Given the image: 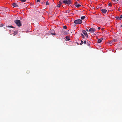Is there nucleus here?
Here are the masks:
<instances>
[{
	"mask_svg": "<svg viewBox=\"0 0 122 122\" xmlns=\"http://www.w3.org/2000/svg\"><path fill=\"white\" fill-rule=\"evenodd\" d=\"M108 5L110 6H112V3H110L108 4Z\"/></svg>",
	"mask_w": 122,
	"mask_h": 122,
	"instance_id": "a211bd4d",
	"label": "nucleus"
},
{
	"mask_svg": "<svg viewBox=\"0 0 122 122\" xmlns=\"http://www.w3.org/2000/svg\"><path fill=\"white\" fill-rule=\"evenodd\" d=\"M85 18V16H82L81 17V19L82 20H83Z\"/></svg>",
	"mask_w": 122,
	"mask_h": 122,
	"instance_id": "ddd939ff",
	"label": "nucleus"
},
{
	"mask_svg": "<svg viewBox=\"0 0 122 122\" xmlns=\"http://www.w3.org/2000/svg\"><path fill=\"white\" fill-rule=\"evenodd\" d=\"M77 0V1H78L79 0Z\"/></svg>",
	"mask_w": 122,
	"mask_h": 122,
	"instance_id": "c03bdc74",
	"label": "nucleus"
},
{
	"mask_svg": "<svg viewBox=\"0 0 122 122\" xmlns=\"http://www.w3.org/2000/svg\"><path fill=\"white\" fill-rule=\"evenodd\" d=\"M18 32L17 31H15L14 32L13 34L14 35H16L18 33Z\"/></svg>",
	"mask_w": 122,
	"mask_h": 122,
	"instance_id": "4468645a",
	"label": "nucleus"
},
{
	"mask_svg": "<svg viewBox=\"0 0 122 122\" xmlns=\"http://www.w3.org/2000/svg\"><path fill=\"white\" fill-rule=\"evenodd\" d=\"M63 28L64 29H66L67 28V27L66 26H63Z\"/></svg>",
	"mask_w": 122,
	"mask_h": 122,
	"instance_id": "aec40b11",
	"label": "nucleus"
},
{
	"mask_svg": "<svg viewBox=\"0 0 122 122\" xmlns=\"http://www.w3.org/2000/svg\"><path fill=\"white\" fill-rule=\"evenodd\" d=\"M87 41V43L88 44V46H90V42L88 41Z\"/></svg>",
	"mask_w": 122,
	"mask_h": 122,
	"instance_id": "dca6fc26",
	"label": "nucleus"
},
{
	"mask_svg": "<svg viewBox=\"0 0 122 122\" xmlns=\"http://www.w3.org/2000/svg\"><path fill=\"white\" fill-rule=\"evenodd\" d=\"M7 27H10L12 28L14 27L13 26H9Z\"/></svg>",
	"mask_w": 122,
	"mask_h": 122,
	"instance_id": "412c9836",
	"label": "nucleus"
},
{
	"mask_svg": "<svg viewBox=\"0 0 122 122\" xmlns=\"http://www.w3.org/2000/svg\"><path fill=\"white\" fill-rule=\"evenodd\" d=\"M104 29V28H102L101 29V30H103Z\"/></svg>",
	"mask_w": 122,
	"mask_h": 122,
	"instance_id": "c9c22d12",
	"label": "nucleus"
},
{
	"mask_svg": "<svg viewBox=\"0 0 122 122\" xmlns=\"http://www.w3.org/2000/svg\"><path fill=\"white\" fill-rule=\"evenodd\" d=\"M86 30L87 31H89V30H88V28H87L86 29Z\"/></svg>",
	"mask_w": 122,
	"mask_h": 122,
	"instance_id": "cd10ccee",
	"label": "nucleus"
},
{
	"mask_svg": "<svg viewBox=\"0 0 122 122\" xmlns=\"http://www.w3.org/2000/svg\"><path fill=\"white\" fill-rule=\"evenodd\" d=\"M20 0L22 2H25L26 1L25 0Z\"/></svg>",
	"mask_w": 122,
	"mask_h": 122,
	"instance_id": "a878e982",
	"label": "nucleus"
},
{
	"mask_svg": "<svg viewBox=\"0 0 122 122\" xmlns=\"http://www.w3.org/2000/svg\"><path fill=\"white\" fill-rule=\"evenodd\" d=\"M112 41H110L109 42V43L110 44H111V43H112Z\"/></svg>",
	"mask_w": 122,
	"mask_h": 122,
	"instance_id": "7c9ffc66",
	"label": "nucleus"
},
{
	"mask_svg": "<svg viewBox=\"0 0 122 122\" xmlns=\"http://www.w3.org/2000/svg\"><path fill=\"white\" fill-rule=\"evenodd\" d=\"M36 1L37 2H39L40 1V0H38Z\"/></svg>",
	"mask_w": 122,
	"mask_h": 122,
	"instance_id": "473e14b6",
	"label": "nucleus"
},
{
	"mask_svg": "<svg viewBox=\"0 0 122 122\" xmlns=\"http://www.w3.org/2000/svg\"><path fill=\"white\" fill-rule=\"evenodd\" d=\"M112 0V1H113L114 2H115L116 1L115 0Z\"/></svg>",
	"mask_w": 122,
	"mask_h": 122,
	"instance_id": "2f4dec72",
	"label": "nucleus"
},
{
	"mask_svg": "<svg viewBox=\"0 0 122 122\" xmlns=\"http://www.w3.org/2000/svg\"><path fill=\"white\" fill-rule=\"evenodd\" d=\"M115 18L117 19L118 20H120L119 17L118 16H117L115 17Z\"/></svg>",
	"mask_w": 122,
	"mask_h": 122,
	"instance_id": "2eb2a0df",
	"label": "nucleus"
},
{
	"mask_svg": "<svg viewBox=\"0 0 122 122\" xmlns=\"http://www.w3.org/2000/svg\"><path fill=\"white\" fill-rule=\"evenodd\" d=\"M51 35H55V33H51Z\"/></svg>",
	"mask_w": 122,
	"mask_h": 122,
	"instance_id": "72a5a7b5",
	"label": "nucleus"
},
{
	"mask_svg": "<svg viewBox=\"0 0 122 122\" xmlns=\"http://www.w3.org/2000/svg\"><path fill=\"white\" fill-rule=\"evenodd\" d=\"M86 41L85 40L84 42V44H86Z\"/></svg>",
	"mask_w": 122,
	"mask_h": 122,
	"instance_id": "bb28decb",
	"label": "nucleus"
},
{
	"mask_svg": "<svg viewBox=\"0 0 122 122\" xmlns=\"http://www.w3.org/2000/svg\"><path fill=\"white\" fill-rule=\"evenodd\" d=\"M77 44L78 45H79V43H77Z\"/></svg>",
	"mask_w": 122,
	"mask_h": 122,
	"instance_id": "a19ab883",
	"label": "nucleus"
},
{
	"mask_svg": "<svg viewBox=\"0 0 122 122\" xmlns=\"http://www.w3.org/2000/svg\"><path fill=\"white\" fill-rule=\"evenodd\" d=\"M116 41L117 40L115 39H114L112 41V42H114Z\"/></svg>",
	"mask_w": 122,
	"mask_h": 122,
	"instance_id": "4be33fe9",
	"label": "nucleus"
},
{
	"mask_svg": "<svg viewBox=\"0 0 122 122\" xmlns=\"http://www.w3.org/2000/svg\"><path fill=\"white\" fill-rule=\"evenodd\" d=\"M81 6V5H80L78 4L77 5H76L75 6L77 7H79Z\"/></svg>",
	"mask_w": 122,
	"mask_h": 122,
	"instance_id": "f8f14e48",
	"label": "nucleus"
},
{
	"mask_svg": "<svg viewBox=\"0 0 122 122\" xmlns=\"http://www.w3.org/2000/svg\"><path fill=\"white\" fill-rule=\"evenodd\" d=\"M30 71L29 70H27L26 71V73L27 74H29L30 73Z\"/></svg>",
	"mask_w": 122,
	"mask_h": 122,
	"instance_id": "6ab92c4d",
	"label": "nucleus"
},
{
	"mask_svg": "<svg viewBox=\"0 0 122 122\" xmlns=\"http://www.w3.org/2000/svg\"><path fill=\"white\" fill-rule=\"evenodd\" d=\"M46 5H49V3L48 1H47L46 3Z\"/></svg>",
	"mask_w": 122,
	"mask_h": 122,
	"instance_id": "393cba45",
	"label": "nucleus"
},
{
	"mask_svg": "<svg viewBox=\"0 0 122 122\" xmlns=\"http://www.w3.org/2000/svg\"><path fill=\"white\" fill-rule=\"evenodd\" d=\"M12 5L14 7H18L19 6L18 5H17L16 3H15L12 4Z\"/></svg>",
	"mask_w": 122,
	"mask_h": 122,
	"instance_id": "0eeeda50",
	"label": "nucleus"
},
{
	"mask_svg": "<svg viewBox=\"0 0 122 122\" xmlns=\"http://www.w3.org/2000/svg\"><path fill=\"white\" fill-rule=\"evenodd\" d=\"M43 3V2H42L41 3Z\"/></svg>",
	"mask_w": 122,
	"mask_h": 122,
	"instance_id": "37998d69",
	"label": "nucleus"
},
{
	"mask_svg": "<svg viewBox=\"0 0 122 122\" xmlns=\"http://www.w3.org/2000/svg\"><path fill=\"white\" fill-rule=\"evenodd\" d=\"M82 32L84 34L86 37H88V34L86 31L84 30H83L82 31Z\"/></svg>",
	"mask_w": 122,
	"mask_h": 122,
	"instance_id": "39448f33",
	"label": "nucleus"
},
{
	"mask_svg": "<svg viewBox=\"0 0 122 122\" xmlns=\"http://www.w3.org/2000/svg\"><path fill=\"white\" fill-rule=\"evenodd\" d=\"M3 26V25H0V27H1Z\"/></svg>",
	"mask_w": 122,
	"mask_h": 122,
	"instance_id": "c85d7f7f",
	"label": "nucleus"
},
{
	"mask_svg": "<svg viewBox=\"0 0 122 122\" xmlns=\"http://www.w3.org/2000/svg\"><path fill=\"white\" fill-rule=\"evenodd\" d=\"M78 2H76L75 3V6H76V5H77L78 4Z\"/></svg>",
	"mask_w": 122,
	"mask_h": 122,
	"instance_id": "b1692460",
	"label": "nucleus"
},
{
	"mask_svg": "<svg viewBox=\"0 0 122 122\" xmlns=\"http://www.w3.org/2000/svg\"><path fill=\"white\" fill-rule=\"evenodd\" d=\"M64 4H70L71 3V1L70 0H64L63 1Z\"/></svg>",
	"mask_w": 122,
	"mask_h": 122,
	"instance_id": "f03ea898",
	"label": "nucleus"
},
{
	"mask_svg": "<svg viewBox=\"0 0 122 122\" xmlns=\"http://www.w3.org/2000/svg\"><path fill=\"white\" fill-rule=\"evenodd\" d=\"M121 27H122V25H121Z\"/></svg>",
	"mask_w": 122,
	"mask_h": 122,
	"instance_id": "ea45409f",
	"label": "nucleus"
},
{
	"mask_svg": "<svg viewBox=\"0 0 122 122\" xmlns=\"http://www.w3.org/2000/svg\"><path fill=\"white\" fill-rule=\"evenodd\" d=\"M62 4V3L60 1H59V3L57 6V7H59Z\"/></svg>",
	"mask_w": 122,
	"mask_h": 122,
	"instance_id": "1a4fd4ad",
	"label": "nucleus"
},
{
	"mask_svg": "<svg viewBox=\"0 0 122 122\" xmlns=\"http://www.w3.org/2000/svg\"><path fill=\"white\" fill-rule=\"evenodd\" d=\"M103 39V38H101L100 39H99L98 40V42H97L98 43H100Z\"/></svg>",
	"mask_w": 122,
	"mask_h": 122,
	"instance_id": "6e6552de",
	"label": "nucleus"
},
{
	"mask_svg": "<svg viewBox=\"0 0 122 122\" xmlns=\"http://www.w3.org/2000/svg\"><path fill=\"white\" fill-rule=\"evenodd\" d=\"M122 3V0H120L119 2H117V4H121Z\"/></svg>",
	"mask_w": 122,
	"mask_h": 122,
	"instance_id": "9d476101",
	"label": "nucleus"
},
{
	"mask_svg": "<svg viewBox=\"0 0 122 122\" xmlns=\"http://www.w3.org/2000/svg\"><path fill=\"white\" fill-rule=\"evenodd\" d=\"M100 28H101L100 27H98V30L100 29Z\"/></svg>",
	"mask_w": 122,
	"mask_h": 122,
	"instance_id": "f704fd0d",
	"label": "nucleus"
},
{
	"mask_svg": "<svg viewBox=\"0 0 122 122\" xmlns=\"http://www.w3.org/2000/svg\"><path fill=\"white\" fill-rule=\"evenodd\" d=\"M119 18H120V20L121 19H122V15H120V16L119 17Z\"/></svg>",
	"mask_w": 122,
	"mask_h": 122,
	"instance_id": "5701e85b",
	"label": "nucleus"
},
{
	"mask_svg": "<svg viewBox=\"0 0 122 122\" xmlns=\"http://www.w3.org/2000/svg\"><path fill=\"white\" fill-rule=\"evenodd\" d=\"M89 7L90 8V7H92V6L91 5H89Z\"/></svg>",
	"mask_w": 122,
	"mask_h": 122,
	"instance_id": "e433bc0d",
	"label": "nucleus"
},
{
	"mask_svg": "<svg viewBox=\"0 0 122 122\" xmlns=\"http://www.w3.org/2000/svg\"><path fill=\"white\" fill-rule=\"evenodd\" d=\"M101 11L103 13H105L107 11V10L105 9H103L101 10Z\"/></svg>",
	"mask_w": 122,
	"mask_h": 122,
	"instance_id": "423d86ee",
	"label": "nucleus"
},
{
	"mask_svg": "<svg viewBox=\"0 0 122 122\" xmlns=\"http://www.w3.org/2000/svg\"><path fill=\"white\" fill-rule=\"evenodd\" d=\"M117 1H118V0H116Z\"/></svg>",
	"mask_w": 122,
	"mask_h": 122,
	"instance_id": "79ce46f5",
	"label": "nucleus"
},
{
	"mask_svg": "<svg viewBox=\"0 0 122 122\" xmlns=\"http://www.w3.org/2000/svg\"><path fill=\"white\" fill-rule=\"evenodd\" d=\"M96 31V29L93 28H90L89 30V31L92 33Z\"/></svg>",
	"mask_w": 122,
	"mask_h": 122,
	"instance_id": "20e7f679",
	"label": "nucleus"
},
{
	"mask_svg": "<svg viewBox=\"0 0 122 122\" xmlns=\"http://www.w3.org/2000/svg\"><path fill=\"white\" fill-rule=\"evenodd\" d=\"M14 22L19 27H20L22 26L21 21L20 20L17 19L16 20L14 21Z\"/></svg>",
	"mask_w": 122,
	"mask_h": 122,
	"instance_id": "f257e3e1",
	"label": "nucleus"
},
{
	"mask_svg": "<svg viewBox=\"0 0 122 122\" xmlns=\"http://www.w3.org/2000/svg\"><path fill=\"white\" fill-rule=\"evenodd\" d=\"M83 43V42H81L80 43V45H81Z\"/></svg>",
	"mask_w": 122,
	"mask_h": 122,
	"instance_id": "c756f323",
	"label": "nucleus"
},
{
	"mask_svg": "<svg viewBox=\"0 0 122 122\" xmlns=\"http://www.w3.org/2000/svg\"><path fill=\"white\" fill-rule=\"evenodd\" d=\"M81 42H83V41H82L81 40Z\"/></svg>",
	"mask_w": 122,
	"mask_h": 122,
	"instance_id": "4c0bfd02",
	"label": "nucleus"
},
{
	"mask_svg": "<svg viewBox=\"0 0 122 122\" xmlns=\"http://www.w3.org/2000/svg\"><path fill=\"white\" fill-rule=\"evenodd\" d=\"M65 38L68 40V41L70 39V37L69 36H66Z\"/></svg>",
	"mask_w": 122,
	"mask_h": 122,
	"instance_id": "9b49d317",
	"label": "nucleus"
},
{
	"mask_svg": "<svg viewBox=\"0 0 122 122\" xmlns=\"http://www.w3.org/2000/svg\"><path fill=\"white\" fill-rule=\"evenodd\" d=\"M74 22L75 24H80L82 23V21L80 19H77L75 20Z\"/></svg>",
	"mask_w": 122,
	"mask_h": 122,
	"instance_id": "7ed1b4c3",
	"label": "nucleus"
},
{
	"mask_svg": "<svg viewBox=\"0 0 122 122\" xmlns=\"http://www.w3.org/2000/svg\"><path fill=\"white\" fill-rule=\"evenodd\" d=\"M81 36L82 38H84L85 37L83 35L82 33H81Z\"/></svg>",
	"mask_w": 122,
	"mask_h": 122,
	"instance_id": "f3484780",
	"label": "nucleus"
},
{
	"mask_svg": "<svg viewBox=\"0 0 122 122\" xmlns=\"http://www.w3.org/2000/svg\"><path fill=\"white\" fill-rule=\"evenodd\" d=\"M68 12H67L68 13H69V10H68Z\"/></svg>",
	"mask_w": 122,
	"mask_h": 122,
	"instance_id": "58836bf2",
	"label": "nucleus"
}]
</instances>
